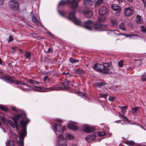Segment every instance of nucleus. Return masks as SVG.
I'll return each mask as SVG.
<instances>
[{
	"instance_id": "nucleus-1",
	"label": "nucleus",
	"mask_w": 146,
	"mask_h": 146,
	"mask_svg": "<svg viewBox=\"0 0 146 146\" xmlns=\"http://www.w3.org/2000/svg\"><path fill=\"white\" fill-rule=\"evenodd\" d=\"M11 119L14 121L16 127L22 126L23 129L20 133V137L16 134L13 136V138L16 139L18 144L19 146H24L23 140L25 137L27 135V125L30 120L27 118L26 114L24 112L17 114L15 116L12 117Z\"/></svg>"
},
{
	"instance_id": "nucleus-2",
	"label": "nucleus",
	"mask_w": 146,
	"mask_h": 146,
	"mask_svg": "<svg viewBox=\"0 0 146 146\" xmlns=\"http://www.w3.org/2000/svg\"><path fill=\"white\" fill-rule=\"evenodd\" d=\"M112 67V64L111 62L108 63L102 62L101 65L98 64H94L93 66V68L100 72L107 74L112 73L111 70L108 68V67Z\"/></svg>"
},
{
	"instance_id": "nucleus-3",
	"label": "nucleus",
	"mask_w": 146,
	"mask_h": 146,
	"mask_svg": "<svg viewBox=\"0 0 146 146\" xmlns=\"http://www.w3.org/2000/svg\"><path fill=\"white\" fill-rule=\"evenodd\" d=\"M75 10H73L71 12L69 15V17L67 19L72 21L76 25L81 24L80 21L77 19L75 16Z\"/></svg>"
},
{
	"instance_id": "nucleus-4",
	"label": "nucleus",
	"mask_w": 146,
	"mask_h": 146,
	"mask_svg": "<svg viewBox=\"0 0 146 146\" xmlns=\"http://www.w3.org/2000/svg\"><path fill=\"white\" fill-rule=\"evenodd\" d=\"M79 26H81L87 30L91 31L92 29V27L93 25V22L90 20H88L84 22V24H82L81 22V24L78 25Z\"/></svg>"
},
{
	"instance_id": "nucleus-5",
	"label": "nucleus",
	"mask_w": 146,
	"mask_h": 146,
	"mask_svg": "<svg viewBox=\"0 0 146 146\" xmlns=\"http://www.w3.org/2000/svg\"><path fill=\"white\" fill-rule=\"evenodd\" d=\"M9 5L10 8L14 11H15L19 9L18 3L15 0L10 1Z\"/></svg>"
},
{
	"instance_id": "nucleus-6",
	"label": "nucleus",
	"mask_w": 146,
	"mask_h": 146,
	"mask_svg": "<svg viewBox=\"0 0 146 146\" xmlns=\"http://www.w3.org/2000/svg\"><path fill=\"white\" fill-rule=\"evenodd\" d=\"M123 12L126 16L129 17L133 14V10L131 7H128L124 9Z\"/></svg>"
},
{
	"instance_id": "nucleus-7",
	"label": "nucleus",
	"mask_w": 146,
	"mask_h": 146,
	"mask_svg": "<svg viewBox=\"0 0 146 146\" xmlns=\"http://www.w3.org/2000/svg\"><path fill=\"white\" fill-rule=\"evenodd\" d=\"M83 129L86 132L90 133L95 130V128L93 127H90L88 125H84L82 126Z\"/></svg>"
},
{
	"instance_id": "nucleus-8",
	"label": "nucleus",
	"mask_w": 146,
	"mask_h": 146,
	"mask_svg": "<svg viewBox=\"0 0 146 146\" xmlns=\"http://www.w3.org/2000/svg\"><path fill=\"white\" fill-rule=\"evenodd\" d=\"M93 26L96 30L99 31H102L105 30L104 28L106 26L101 24H95L94 25L93 24Z\"/></svg>"
},
{
	"instance_id": "nucleus-9",
	"label": "nucleus",
	"mask_w": 146,
	"mask_h": 146,
	"mask_svg": "<svg viewBox=\"0 0 146 146\" xmlns=\"http://www.w3.org/2000/svg\"><path fill=\"white\" fill-rule=\"evenodd\" d=\"M54 131L56 135H59V134H58L57 132H61L62 130V127L61 125L57 123H55L54 125Z\"/></svg>"
},
{
	"instance_id": "nucleus-10",
	"label": "nucleus",
	"mask_w": 146,
	"mask_h": 146,
	"mask_svg": "<svg viewBox=\"0 0 146 146\" xmlns=\"http://www.w3.org/2000/svg\"><path fill=\"white\" fill-rule=\"evenodd\" d=\"M111 8L113 11L115 12V13H118L120 12L121 10L120 7L117 5L113 4L111 6Z\"/></svg>"
},
{
	"instance_id": "nucleus-11",
	"label": "nucleus",
	"mask_w": 146,
	"mask_h": 146,
	"mask_svg": "<svg viewBox=\"0 0 146 146\" xmlns=\"http://www.w3.org/2000/svg\"><path fill=\"white\" fill-rule=\"evenodd\" d=\"M8 80L11 82V83H13L17 85L18 84H21L24 85H25V84L24 81L17 80H12L11 78L10 77L8 78Z\"/></svg>"
},
{
	"instance_id": "nucleus-12",
	"label": "nucleus",
	"mask_w": 146,
	"mask_h": 146,
	"mask_svg": "<svg viewBox=\"0 0 146 146\" xmlns=\"http://www.w3.org/2000/svg\"><path fill=\"white\" fill-rule=\"evenodd\" d=\"M107 11V9L106 7L102 6L99 9V13L100 15H103L106 14Z\"/></svg>"
},
{
	"instance_id": "nucleus-13",
	"label": "nucleus",
	"mask_w": 146,
	"mask_h": 146,
	"mask_svg": "<svg viewBox=\"0 0 146 146\" xmlns=\"http://www.w3.org/2000/svg\"><path fill=\"white\" fill-rule=\"evenodd\" d=\"M64 140V139L62 135V134L59 135L57 138V141L59 144V146H67V145L66 143H62L61 144L60 143L62 142V141H63Z\"/></svg>"
},
{
	"instance_id": "nucleus-14",
	"label": "nucleus",
	"mask_w": 146,
	"mask_h": 146,
	"mask_svg": "<svg viewBox=\"0 0 146 146\" xmlns=\"http://www.w3.org/2000/svg\"><path fill=\"white\" fill-rule=\"evenodd\" d=\"M66 2L71 4V7L72 9L75 8L78 6V3L75 0H67Z\"/></svg>"
},
{
	"instance_id": "nucleus-15",
	"label": "nucleus",
	"mask_w": 146,
	"mask_h": 146,
	"mask_svg": "<svg viewBox=\"0 0 146 146\" xmlns=\"http://www.w3.org/2000/svg\"><path fill=\"white\" fill-rule=\"evenodd\" d=\"M77 123L76 122H71V124H68V128L70 129L73 130H76L78 129V127L74 124H77Z\"/></svg>"
},
{
	"instance_id": "nucleus-16",
	"label": "nucleus",
	"mask_w": 146,
	"mask_h": 146,
	"mask_svg": "<svg viewBox=\"0 0 146 146\" xmlns=\"http://www.w3.org/2000/svg\"><path fill=\"white\" fill-rule=\"evenodd\" d=\"M85 16L88 18H90L92 17L93 15L92 12L91 11L87 10L83 12Z\"/></svg>"
},
{
	"instance_id": "nucleus-17",
	"label": "nucleus",
	"mask_w": 146,
	"mask_h": 146,
	"mask_svg": "<svg viewBox=\"0 0 146 146\" xmlns=\"http://www.w3.org/2000/svg\"><path fill=\"white\" fill-rule=\"evenodd\" d=\"M32 21L35 24L38 26L42 27V25L41 23L35 17L34 15H33V16H32Z\"/></svg>"
},
{
	"instance_id": "nucleus-18",
	"label": "nucleus",
	"mask_w": 146,
	"mask_h": 146,
	"mask_svg": "<svg viewBox=\"0 0 146 146\" xmlns=\"http://www.w3.org/2000/svg\"><path fill=\"white\" fill-rule=\"evenodd\" d=\"M5 144L7 146H14L15 145L14 141L11 139L8 140Z\"/></svg>"
},
{
	"instance_id": "nucleus-19",
	"label": "nucleus",
	"mask_w": 146,
	"mask_h": 146,
	"mask_svg": "<svg viewBox=\"0 0 146 146\" xmlns=\"http://www.w3.org/2000/svg\"><path fill=\"white\" fill-rule=\"evenodd\" d=\"M94 3V0H85L84 1V3L88 5H92Z\"/></svg>"
},
{
	"instance_id": "nucleus-20",
	"label": "nucleus",
	"mask_w": 146,
	"mask_h": 146,
	"mask_svg": "<svg viewBox=\"0 0 146 146\" xmlns=\"http://www.w3.org/2000/svg\"><path fill=\"white\" fill-rule=\"evenodd\" d=\"M71 82V81H69L66 80L64 81V83L63 84V87H62L61 88H67L68 87L69 83Z\"/></svg>"
},
{
	"instance_id": "nucleus-21",
	"label": "nucleus",
	"mask_w": 146,
	"mask_h": 146,
	"mask_svg": "<svg viewBox=\"0 0 146 146\" xmlns=\"http://www.w3.org/2000/svg\"><path fill=\"white\" fill-rule=\"evenodd\" d=\"M111 23L113 26L116 27L117 26V21L115 19H111Z\"/></svg>"
},
{
	"instance_id": "nucleus-22",
	"label": "nucleus",
	"mask_w": 146,
	"mask_h": 146,
	"mask_svg": "<svg viewBox=\"0 0 146 146\" xmlns=\"http://www.w3.org/2000/svg\"><path fill=\"white\" fill-rule=\"evenodd\" d=\"M136 22L138 23L141 24L143 22L142 17L139 15H137L136 17Z\"/></svg>"
},
{
	"instance_id": "nucleus-23",
	"label": "nucleus",
	"mask_w": 146,
	"mask_h": 146,
	"mask_svg": "<svg viewBox=\"0 0 146 146\" xmlns=\"http://www.w3.org/2000/svg\"><path fill=\"white\" fill-rule=\"evenodd\" d=\"M106 84L104 82H97L95 83L94 85L96 86L99 88Z\"/></svg>"
},
{
	"instance_id": "nucleus-24",
	"label": "nucleus",
	"mask_w": 146,
	"mask_h": 146,
	"mask_svg": "<svg viewBox=\"0 0 146 146\" xmlns=\"http://www.w3.org/2000/svg\"><path fill=\"white\" fill-rule=\"evenodd\" d=\"M119 117L122 119L124 121H128L127 118L123 114L119 113Z\"/></svg>"
},
{
	"instance_id": "nucleus-25",
	"label": "nucleus",
	"mask_w": 146,
	"mask_h": 146,
	"mask_svg": "<svg viewBox=\"0 0 146 146\" xmlns=\"http://www.w3.org/2000/svg\"><path fill=\"white\" fill-rule=\"evenodd\" d=\"M119 29L125 31H127L126 29L125 28V26L123 23H121L119 24Z\"/></svg>"
},
{
	"instance_id": "nucleus-26",
	"label": "nucleus",
	"mask_w": 146,
	"mask_h": 146,
	"mask_svg": "<svg viewBox=\"0 0 146 146\" xmlns=\"http://www.w3.org/2000/svg\"><path fill=\"white\" fill-rule=\"evenodd\" d=\"M76 72L79 74L82 75H83L84 73V71L82 69H80L76 70Z\"/></svg>"
},
{
	"instance_id": "nucleus-27",
	"label": "nucleus",
	"mask_w": 146,
	"mask_h": 146,
	"mask_svg": "<svg viewBox=\"0 0 146 146\" xmlns=\"http://www.w3.org/2000/svg\"><path fill=\"white\" fill-rule=\"evenodd\" d=\"M25 80L27 81V83L28 82H30L31 83L33 84H35V83H36L37 84H39V82H36L34 80H32L31 79H29V80H27L26 79H25Z\"/></svg>"
},
{
	"instance_id": "nucleus-28",
	"label": "nucleus",
	"mask_w": 146,
	"mask_h": 146,
	"mask_svg": "<svg viewBox=\"0 0 146 146\" xmlns=\"http://www.w3.org/2000/svg\"><path fill=\"white\" fill-rule=\"evenodd\" d=\"M121 108V112L123 114H125V113L126 110L127 109V107L126 106H119Z\"/></svg>"
},
{
	"instance_id": "nucleus-29",
	"label": "nucleus",
	"mask_w": 146,
	"mask_h": 146,
	"mask_svg": "<svg viewBox=\"0 0 146 146\" xmlns=\"http://www.w3.org/2000/svg\"><path fill=\"white\" fill-rule=\"evenodd\" d=\"M123 35H124L126 37H130V38H131L132 36H137V35L136 34H131L128 35L126 33H123Z\"/></svg>"
},
{
	"instance_id": "nucleus-30",
	"label": "nucleus",
	"mask_w": 146,
	"mask_h": 146,
	"mask_svg": "<svg viewBox=\"0 0 146 146\" xmlns=\"http://www.w3.org/2000/svg\"><path fill=\"white\" fill-rule=\"evenodd\" d=\"M125 143L129 146H132L134 145L135 143L132 141H125Z\"/></svg>"
},
{
	"instance_id": "nucleus-31",
	"label": "nucleus",
	"mask_w": 146,
	"mask_h": 146,
	"mask_svg": "<svg viewBox=\"0 0 146 146\" xmlns=\"http://www.w3.org/2000/svg\"><path fill=\"white\" fill-rule=\"evenodd\" d=\"M24 55L26 58H28L31 56V53L29 51H26Z\"/></svg>"
},
{
	"instance_id": "nucleus-32",
	"label": "nucleus",
	"mask_w": 146,
	"mask_h": 146,
	"mask_svg": "<svg viewBox=\"0 0 146 146\" xmlns=\"http://www.w3.org/2000/svg\"><path fill=\"white\" fill-rule=\"evenodd\" d=\"M69 60L70 62L72 63H77L79 61L78 60L74 59L72 58H70Z\"/></svg>"
},
{
	"instance_id": "nucleus-33",
	"label": "nucleus",
	"mask_w": 146,
	"mask_h": 146,
	"mask_svg": "<svg viewBox=\"0 0 146 146\" xmlns=\"http://www.w3.org/2000/svg\"><path fill=\"white\" fill-rule=\"evenodd\" d=\"M140 29L141 32L142 33L146 34V29L144 26H141Z\"/></svg>"
},
{
	"instance_id": "nucleus-34",
	"label": "nucleus",
	"mask_w": 146,
	"mask_h": 146,
	"mask_svg": "<svg viewBox=\"0 0 146 146\" xmlns=\"http://www.w3.org/2000/svg\"><path fill=\"white\" fill-rule=\"evenodd\" d=\"M139 108L138 107L132 108L131 109V112L134 114V113L137 111Z\"/></svg>"
},
{
	"instance_id": "nucleus-35",
	"label": "nucleus",
	"mask_w": 146,
	"mask_h": 146,
	"mask_svg": "<svg viewBox=\"0 0 146 146\" xmlns=\"http://www.w3.org/2000/svg\"><path fill=\"white\" fill-rule=\"evenodd\" d=\"M66 137L67 139H73V137L72 135L69 134H66Z\"/></svg>"
},
{
	"instance_id": "nucleus-36",
	"label": "nucleus",
	"mask_w": 146,
	"mask_h": 146,
	"mask_svg": "<svg viewBox=\"0 0 146 146\" xmlns=\"http://www.w3.org/2000/svg\"><path fill=\"white\" fill-rule=\"evenodd\" d=\"M99 95L101 97L104 98L106 99L108 94L106 93H100Z\"/></svg>"
},
{
	"instance_id": "nucleus-37",
	"label": "nucleus",
	"mask_w": 146,
	"mask_h": 146,
	"mask_svg": "<svg viewBox=\"0 0 146 146\" xmlns=\"http://www.w3.org/2000/svg\"><path fill=\"white\" fill-rule=\"evenodd\" d=\"M66 3V1L64 0L61 1L58 4V5L62 6L64 5Z\"/></svg>"
},
{
	"instance_id": "nucleus-38",
	"label": "nucleus",
	"mask_w": 146,
	"mask_h": 146,
	"mask_svg": "<svg viewBox=\"0 0 146 146\" xmlns=\"http://www.w3.org/2000/svg\"><path fill=\"white\" fill-rule=\"evenodd\" d=\"M8 123L12 127L14 128V125L13 123V121L10 120H7Z\"/></svg>"
},
{
	"instance_id": "nucleus-39",
	"label": "nucleus",
	"mask_w": 146,
	"mask_h": 146,
	"mask_svg": "<svg viewBox=\"0 0 146 146\" xmlns=\"http://www.w3.org/2000/svg\"><path fill=\"white\" fill-rule=\"evenodd\" d=\"M0 109L3 111H6L8 110V109L4 106L0 105Z\"/></svg>"
},
{
	"instance_id": "nucleus-40",
	"label": "nucleus",
	"mask_w": 146,
	"mask_h": 146,
	"mask_svg": "<svg viewBox=\"0 0 146 146\" xmlns=\"http://www.w3.org/2000/svg\"><path fill=\"white\" fill-rule=\"evenodd\" d=\"M141 79L143 81H146V72L143 74L142 76Z\"/></svg>"
},
{
	"instance_id": "nucleus-41",
	"label": "nucleus",
	"mask_w": 146,
	"mask_h": 146,
	"mask_svg": "<svg viewBox=\"0 0 146 146\" xmlns=\"http://www.w3.org/2000/svg\"><path fill=\"white\" fill-rule=\"evenodd\" d=\"M134 60L136 61L135 63L137 65L138 64V66H139L141 64L142 61L141 60L134 59Z\"/></svg>"
},
{
	"instance_id": "nucleus-42",
	"label": "nucleus",
	"mask_w": 146,
	"mask_h": 146,
	"mask_svg": "<svg viewBox=\"0 0 146 146\" xmlns=\"http://www.w3.org/2000/svg\"><path fill=\"white\" fill-rule=\"evenodd\" d=\"M102 1L103 0H98L95 3V6H98L102 2Z\"/></svg>"
},
{
	"instance_id": "nucleus-43",
	"label": "nucleus",
	"mask_w": 146,
	"mask_h": 146,
	"mask_svg": "<svg viewBox=\"0 0 146 146\" xmlns=\"http://www.w3.org/2000/svg\"><path fill=\"white\" fill-rule=\"evenodd\" d=\"M99 136L102 137L105 135V133L104 132H99L98 133Z\"/></svg>"
},
{
	"instance_id": "nucleus-44",
	"label": "nucleus",
	"mask_w": 146,
	"mask_h": 146,
	"mask_svg": "<svg viewBox=\"0 0 146 146\" xmlns=\"http://www.w3.org/2000/svg\"><path fill=\"white\" fill-rule=\"evenodd\" d=\"M91 137L90 135H88L86 138V139L87 142L90 141L92 139H91Z\"/></svg>"
},
{
	"instance_id": "nucleus-45",
	"label": "nucleus",
	"mask_w": 146,
	"mask_h": 146,
	"mask_svg": "<svg viewBox=\"0 0 146 146\" xmlns=\"http://www.w3.org/2000/svg\"><path fill=\"white\" fill-rule=\"evenodd\" d=\"M1 119L4 124L6 125L7 124V121L4 117H2Z\"/></svg>"
},
{
	"instance_id": "nucleus-46",
	"label": "nucleus",
	"mask_w": 146,
	"mask_h": 146,
	"mask_svg": "<svg viewBox=\"0 0 146 146\" xmlns=\"http://www.w3.org/2000/svg\"><path fill=\"white\" fill-rule=\"evenodd\" d=\"M91 137V139L94 140L96 137V135L95 134H93L91 135H90Z\"/></svg>"
},
{
	"instance_id": "nucleus-47",
	"label": "nucleus",
	"mask_w": 146,
	"mask_h": 146,
	"mask_svg": "<svg viewBox=\"0 0 146 146\" xmlns=\"http://www.w3.org/2000/svg\"><path fill=\"white\" fill-rule=\"evenodd\" d=\"M118 66L121 67L123 66V62L122 60L118 62Z\"/></svg>"
},
{
	"instance_id": "nucleus-48",
	"label": "nucleus",
	"mask_w": 146,
	"mask_h": 146,
	"mask_svg": "<svg viewBox=\"0 0 146 146\" xmlns=\"http://www.w3.org/2000/svg\"><path fill=\"white\" fill-rule=\"evenodd\" d=\"M13 40V36H10L9 37V39L8 41V43L12 41Z\"/></svg>"
},
{
	"instance_id": "nucleus-49",
	"label": "nucleus",
	"mask_w": 146,
	"mask_h": 146,
	"mask_svg": "<svg viewBox=\"0 0 146 146\" xmlns=\"http://www.w3.org/2000/svg\"><path fill=\"white\" fill-rule=\"evenodd\" d=\"M52 52V50L51 48L50 47H49L48 49L47 52L48 53H51Z\"/></svg>"
},
{
	"instance_id": "nucleus-50",
	"label": "nucleus",
	"mask_w": 146,
	"mask_h": 146,
	"mask_svg": "<svg viewBox=\"0 0 146 146\" xmlns=\"http://www.w3.org/2000/svg\"><path fill=\"white\" fill-rule=\"evenodd\" d=\"M109 100L113 102V101L114 99H115V97H114L110 96L109 98Z\"/></svg>"
},
{
	"instance_id": "nucleus-51",
	"label": "nucleus",
	"mask_w": 146,
	"mask_h": 146,
	"mask_svg": "<svg viewBox=\"0 0 146 146\" xmlns=\"http://www.w3.org/2000/svg\"><path fill=\"white\" fill-rule=\"evenodd\" d=\"M11 109L12 110L15 111H17L18 110L17 109V108L15 107H12L11 108Z\"/></svg>"
},
{
	"instance_id": "nucleus-52",
	"label": "nucleus",
	"mask_w": 146,
	"mask_h": 146,
	"mask_svg": "<svg viewBox=\"0 0 146 146\" xmlns=\"http://www.w3.org/2000/svg\"><path fill=\"white\" fill-rule=\"evenodd\" d=\"M20 88L23 91H28V90L27 88H23L21 87H20Z\"/></svg>"
},
{
	"instance_id": "nucleus-53",
	"label": "nucleus",
	"mask_w": 146,
	"mask_h": 146,
	"mask_svg": "<svg viewBox=\"0 0 146 146\" xmlns=\"http://www.w3.org/2000/svg\"><path fill=\"white\" fill-rule=\"evenodd\" d=\"M55 120L58 122H59L60 123L62 121V120L61 119L58 118L56 119H55Z\"/></svg>"
},
{
	"instance_id": "nucleus-54",
	"label": "nucleus",
	"mask_w": 146,
	"mask_h": 146,
	"mask_svg": "<svg viewBox=\"0 0 146 146\" xmlns=\"http://www.w3.org/2000/svg\"><path fill=\"white\" fill-rule=\"evenodd\" d=\"M33 36L35 38H37V37H38V36L37 35V34H33Z\"/></svg>"
},
{
	"instance_id": "nucleus-55",
	"label": "nucleus",
	"mask_w": 146,
	"mask_h": 146,
	"mask_svg": "<svg viewBox=\"0 0 146 146\" xmlns=\"http://www.w3.org/2000/svg\"><path fill=\"white\" fill-rule=\"evenodd\" d=\"M118 3H121V2H124V0H117Z\"/></svg>"
},
{
	"instance_id": "nucleus-56",
	"label": "nucleus",
	"mask_w": 146,
	"mask_h": 146,
	"mask_svg": "<svg viewBox=\"0 0 146 146\" xmlns=\"http://www.w3.org/2000/svg\"><path fill=\"white\" fill-rule=\"evenodd\" d=\"M37 88L39 89H41L40 87H38V86H33V88Z\"/></svg>"
},
{
	"instance_id": "nucleus-57",
	"label": "nucleus",
	"mask_w": 146,
	"mask_h": 146,
	"mask_svg": "<svg viewBox=\"0 0 146 146\" xmlns=\"http://www.w3.org/2000/svg\"><path fill=\"white\" fill-rule=\"evenodd\" d=\"M48 78V76H46L44 77V81H46L47 79Z\"/></svg>"
},
{
	"instance_id": "nucleus-58",
	"label": "nucleus",
	"mask_w": 146,
	"mask_h": 146,
	"mask_svg": "<svg viewBox=\"0 0 146 146\" xmlns=\"http://www.w3.org/2000/svg\"><path fill=\"white\" fill-rule=\"evenodd\" d=\"M105 21V18H103L102 19H101V21L102 22H104Z\"/></svg>"
},
{
	"instance_id": "nucleus-59",
	"label": "nucleus",
	"mask_w": 146,
	"mask_h": 146,
	"mask_svg": "<svg viewBox=\"0 0 146 146\" xmlns=\"http://www.w3.org/2000/svg\"><path fill=\"white\" fill-rule=\"evenodd\" d=\"M115 122L117 123H119L120 122V120H119L116 121H115Z\"/></svg>"
},
{
	"instance_id": "nucleus-60",
	"label": "nucleus",
	"mask_w": 146,
	"mask_h": 146,
	"mask_svg": "<svg viewBox=\"0 0 146 146\" xmlns=\"http://www.w3.org/2000/svg\"><path fill=\"white\" fill-rule=\"evenodd\" d=\"M48 33L49 35L51 37H53V35H51L50 33Z\"/></svg>"
},
{
	"instance_id": "nucleus-61",
	"label": "nucleus",
	"mask_w": 146,
	"mask_h": 146,
	"mask_svg": "<svg viewBox=\"0 0 146 146\" xmlns=\"http://www.w3.org/2000/svg\"><path fill=\"white\" fill-rule=\"evenodd\" d=\"M25 85L26 86H27L28 87H29V88H31V86H29V85H28L27 84H25Z\"/></svg>"
},
{
	"instance_id": "nucleus-62",
	"label": "nucleus",
	"mask_w": 146,
	"mask_h": 146,
	"mask_svg": "<svg viewBox=\"0 0 146 146\" xmlns=\"http://www.w3.org/2000/svg\"><path fill=\"white\" fill-rule=\"evenodd\" d=\"M68 72H63V74H68Z\"/></svg>"
},
{
	"instance_id": "nucleus-63",
	"label": "nucleus",
	"mask_w": 146,
	"mask_h": 146,
	"mask_svg": "<svg viewBox=\"0 0 146 146\" xmlns=\"http://www.w3.org/2000/svg\"><path fill=\"white\" fill-rule=\"evenodd\" d=\"M3 0H0V4H2L3 3Z\"/></svg>"
},
{
	"instance_id": "nucleus-64",
	"label": "nucleus",
	"mask_w": 146,
	"mask_h": 146,
	"mask_svg": "<svg viewBox=\"0 0 146 146\" xmlns=\"http://www.w3.org/2000/svg\"><path fill=\"white\" fill-rule=\"evenodd\" d=\"M144 5L146 7V0L144 2Z\"/></svg>"
}]
</instances>
